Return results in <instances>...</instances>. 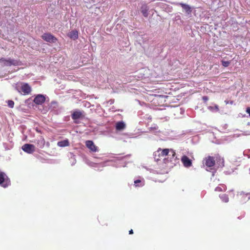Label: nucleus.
Wrapping results in <instances>:
<instances>
[{"label": "nucleus", "instance_id": "obj_1", "mask_svg": "<svg viewBox=\"0 0 250 250\" xmlns=\"http://www.w3.org/2000/svg\"><path fill=\"white\" fill-rule=\"evenodd\" d=\"M16 89L18 92L23 95L30 94L32 91L31 87L28 83H21L17 84L16 86Z\"/></svg>", "mask_w": 250, "mask_h": 250}, {"label": "nucleus", "instance_id": "obj_2", "mask_svg": "<svg viewBox=\"0 0 250 250\" xmlns=\"http://www.w3.org/2000/svg\"><path fill=\"white\" fill-rule=\"evenodd\" d=\"M0 62L5 66H18L21 64V62L20 60L12 59L11 58L5 59L1 58L0 59Z\"/></svg>", "mask_w": 250, "mask_h": 250}, {"label": "nucleus", "instance_id": "obj_3", "mask_svg": "<svg viewBox=\"0 0 250 250\" xmlns=\"http://www.w3.org/2000/svg\"><path fill=\"white\" fill-rule=\"evenodd\" d=\"M10 184V181L6 174L3 172L0 173V185L4 188L7 187Z\"/></svg>", "mask_w": 250, "mask_h": 250}, {"label": "nucleus", "instance_id": "obj_4", "mask_svg": "<svg viewBox=\"0 0 250 250\" xmlns=\"http://www.w3.org/2000/svg\"><path fill=\"white\" fill-rule=\"evenodd\" d=\"M21 148L23 151L28 154H32L35 151V146L32 144H25Z\"/></svg>", "mask_w": 250, "mask_h": 250}, {"label": "nucleus", "instance_id": "obj_5", "mask_svg": "<svg viewBox=\"0 0 250 250\" xmlns=\"http://www.w3.org/2000/svg\"><path fill=\"white\" fill-rule=\"evenodd\" d=\"M160 151H161V153H160L159 155H161V156L162 157H165V156H167L168 155V154L169 153V152H170L171 153L173 157H174L176 155L175 152L172 149H169L168 148H166V149H162L161 148H158L157 152H159Z\"/></svg>", "mask_w": 250, "mask_h": 250}, {"label": "nucleus", "instance_id": "obj_6", "mask_svg": "<svg viewBox=\"0 0 250 250\" xmlns=\"http://www.w3.org/2000/svg\"><path fill=\"white\" fill-rule=\"evenodd\" d=\"M43 40L46 42H55L57 39V38L49 33H45L42 36Z\"/></svg>", "mask_w": 250, "mask_h": 250}, {"label": "nucleus", "instance_id": "obj_7", "mask_svg": "<svg viewBox=\"0 0 250 250\" xmlns=\"http://www.w3.org/2000/svg\"><path fill=\"white\" fill-rule=\"evenodd\" d=\"M85 146L91 151L95 152L98 150V147L94 144L92 141H86Z\"/></svg>", "mask_w": 250, "mask_h": 250}, {"label": "nucleus", "instance_id": "obj_8", "mask_svg": "<svg viewBox=\"0 0 250 250\" xmlns=\"http://www.w3.org/2000/svg\"><path fill=\"white\" fill-rule=\"evenodd\" d=\"M205 163L207 167H212L215 165V160L214 157L208 156L205 159Z\"/></svg>", "mask_w": 250, "mask_h": 250}, {"label": "nucleus", "instance_id": "obj_9", "mask_svg": "<svg viewBox=\"0 0 250 250\" xmlns=\"http://www.w3.org/2000/svg\"><path fill=\"white\" fill-rule=\"evenodd\" d=\"M181 162L186 167H189L192 166V161L188 156L184 155L181 158Z\"/></svg>", "mask_w": 250, "mask_h": 250}, {"label": "nucleus", "instance_id": "obj_10", "mask_svg": "<svg viewBox=\"0 0 250 250\" xmlns=\"http://www.w3.org/2000/svg\"><path fill=\"white\" fill-rule=\"evenodd\" d=\"M45 101V97L41 94L37 95L34 99V102L36 104H42L43 103H44Z\"/></svg>", "mask_w": 250, "mask_h": 250}, {"label": "nucleus", "instance_id": "obj_11", "mask_svg": "<svg viewBox=\"0 0 250 250\" xmlns=\"http://www.w3.org/2000/svg\"><path fill=\"white\" fill-rule=\"evenodd\" d=\"M45 140L42 136H40L36 140V145L40 148H42L45 146Z\"/></svg>", "mask_w": 250, "mask_h": 250}, {"label": "nucleus", "instance_id": "obj_12", "mask_svg": "<svg viewBox=\"0 0 250 250\" xmlns=\"http://www.w3.org/2000/svg\"><path fill=\"white\" fill-rule=\"evenodd\" d=\"M148 7L147 6V4L145 3L143 4L141 7V11L143 16L146 18L148 16Z\"/></svg>", "mask_w": 250, "mask_h": 250}, {"label": "nucleus", "instance_id": "obj_13", "mask_svg": "<svg viewBox=\"0 0 250 250\" xmlns=\"http://www.w3.org/2000/svg\"><path fill=\"white\" fill-rule=\"evenodd\" d=\"M70 38L73 40H76L78 38V31L77 30H72L68 34Z\"/></svg>", "mask_w": 250, "mask_h": 250}, {"label": "nucleus", "instance_id": "obj_14", "mask_svg": "<svg viewBox=\"0 0 250 250\" xmlns=\"http://www.w3.org/2000/svg\"><path fill=\"white\" fill-rule=\"evenodd\" d=\"M115 127L117 130L121 131L125 128V124L123 121L118 122L116 124Z\"/></svg>", "mask_w": 250, "mask_h": 250}, {"label": "nucleus", "instance_id": "obj_15", "mask_svg": "<svg viewBox=\"0 0 250 250\" xmlns=\"http://www.w3.org/2000/svg\"><path fill=\"white\" fill-rule=\"evenodd\" d=\"M82 113L80 111H75L72 114L73 120H77L82 117Z\"/></svg>", "mask_w": 250, "mask_h": 250}, {"label": "nucleus", "instance_id": "obj_16", "mask_svg": "<svg viewBox=\"0 0 250 250\" xmlns=\"http://www.w3.org/2000/svg\"><path fill=\"white\" fill-rule=\"evenodd\" d=\"M187 13L188 14H190L192 12L191 7L188 4L183 3H180L179 4Z\"/></svg>", "mask_w": 250, "mask_h": 250}, {"label": "nucleus", "instance_id": "obj_17", "mask_svg": "<svg viewBox=\"0 0 250 250\" xmlns=\"http://www.w3.org/2000/svg\"><path fill=\"white\" fill-rule=\"evenodd\" d=\"M57 145L60 147H65L69 146V142L67 140L58 142Z\"/></svg>", "mask_w": 250, "mask_h": 250}, {"label": "nucleus", "instance_id": "obj_18", "mask_svg": "<svg viewBox=\"0 0 250 250\" xmlns=\"http://www.w3.org/2000/svg\"><path fill=\"white\" fill-rule=\"evenodd\" d=\"M222 201L225 203H227L229 201L228 195L226 194H222L219 196Z\"/></svg>", "mask_w": 250, "mask_h": 250}, {"label": "nucleus", "instance_id": "obj_19", "mask_svg": "<svg viewBox=\"0 0 250 250\" xmlns=\"http://www.w3.org/2000/svg\"><path fill=\"white\" fill-rule=\"evenodd\" d=\"M227 189L226 186L224 185H220L216 187L215 189L216 191H225Z\"/></svg>", "mask_w": 250, "mask_h": 250}, {"label": "nucleus", "instance_id": "obj_20", "mask_svg": "<svg viewBox=\"0 0 250 250\" xmlns=\"http://www.w3.org/2000/svg\"><path fill=\"white\" fill-rule=\"evenodd\" d=\"M208 109L211 111H215L218 112L219 110V107L217 105H215L214 106H209L208 107Z\"/></svg>", "mask_w": 250, "mask_h": 250}, {"label": "nucleus", "instance_id": "obj_21", "mask_svg": "<svg viewBox=\"0 0 250 250\" xmlns=\"http://www.w3.org/2000/svg\"><path fill=\"white\" fill-rule=\"evenodd\" d=\"M222 64L224 67H228L230 63V62L229 61H225L222 60L221 61Z\"/></svg>", "mask_w": 250, "mask_h": 250}, {"label": "nucleus", "instance_id": "obj_22", "mask_svg": "<svg viewBox=\"0 0 250 250\" xmlns=\"http://www.w3.org/2000/svg\"><path fill=\"white\" fill-rule=\"evenodd\" d=\"M8 105L10 108H13L14 105V102L12 100H8L7 102Z\"/></svg>", "mask_w": 250, "mask_h": 250}, {"label": "nucleus", "instance_id": "obj_23", "mask_svg": "<svg viewBox=\"0 0 250 250\" xmlns=\"http://www.w3.org/2000/svg\"><path fill=\"white\" fill-rule=\"evenodd\" d=\"M240 196L242 198H243V197H244L245 196H249V197H248V199L247 200H249L250 199V194L249 193L245 194L244 192H241L240 193Z\"/></svg>", "mask_w": 250, "mask_h": 250}, {"label": "nucleus", "instance_id": "obj_24", "mask_svg": "<svg viewBox=\"0 0 250 250\" xmlns=\"http://www.w3.org/2000/svg\"><path fill=\"white\" fill-rule=\"evenodd\" d=\"M141 180H135L134 181V185L136 187H139V186L138 185V184L139 183H141ZM143 185H140V186H142Z\"/></svg>", "mask_w": 250, "mask_h": 250}, {"label": "nucleus", "instance_id": "obj_25", "mask_svg": "<svg viewBox=\"0 0 250 250\" xmlns=\"http://www.w3.org/2000/svg\"><path fill=\"white\" fill-rule=\"evenodd\" d=\"M246 112L249 114L250 116V107H248L246 109Z\"/></svg>", "mask_w": 250, "mask_h": 250}, {"label": "nucleus", "instance_id": "obj_26", "mask_svg": "<svg viewBox=\"0 0 250 250\" xmlns=\"http://www.w3.org/2000/svg\"><path fill=\"white\" fill-rule=\"evenodd\" d=\"M133 233V231L132 229H130L129 231V234H132Z\"/></svg>", "mask_w": 250, "mask_h": 250}, {"label": "nucleus", "instance_id": "obj_27", "mask_svg": "<svg viewBox=\"0 0 250 250\" xmlns=\"http://www.w3.org/2000/svg\"><path fill=\"white\" fill-rule=\"evenodd\" d=\"M203 99L205 101H207V100H208V98L207 97H206V96L203 97Z\"/></svg>", "mask_w": 250, "mask_h": 250}, {"label": "nucleus", "instance_id": "obj_28", "mask_svg": "<svg viewBox=\"0 0 250 250\" xmlns=\"http://www.w3.org/2000/svg\"><path fill=\"white\" fill-rule=\"evenodd\" d=\"M154 128H155V129H158V126H157V127H154Z\"/></svg>", "mask_w": 250, "mask_h": 250}, {"label": "nucleus", "instance_id": "obj_29", "mask_svg": "<svg viewBox=\"0 0 250 250\" xmlns=\"http://www.w3.org/2000/svg\"><path fill=\"white\" fill-rule=\"evenodd\" d=\"M238 219H241V218H242V217L241 216L238 217Z\"/></svg>", "mask_w": 250, "mask_h": 250}, {"label": "nucleus", "instance_id": "obj_30", "mask_svg": "<svg viewBox=\"0 0 250 250\" xmlns=\"http://www.w3.org/2000/svg\"><path fill=\"white\" fill-rule=\"evenodd\" d=\"M96 9H97L98 10H100V8L96 7Z\"/></svg>", "mask_w": 250, "mask_h": 250}, {"label": "nucleus", "instance_id": "obj_31", "mask_svg": "<svg viewBox=\"0 0 250 250\" xmlns=\"http://www.w3.org/2000/svg\"><path fill=\"white\" fill-rule=\"evenodd\" d=\"M225 102H226V104H228V102L225 101Z\"/></svg>", "mask_w": 250, "mask_h": 250}]
</instances>
